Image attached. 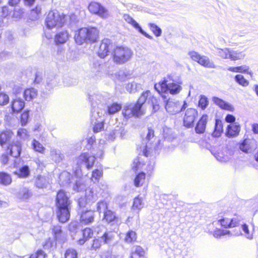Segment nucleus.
I'll use <instances>...</instances> for the list:
<instances>
[{"instance_id":"obj_1","label":"nucleus","mask_w":258,"mask_h":258,"mask_svg":"<svg viewBox=\"0 0 258 258\" xmlns=\"http://www.w3.org/2000/svg\"><path fill=\"white\" fill-rule=\"evenodd\" d=\"M71 204L72 201L65 191L59 190L56 195L55 205L56 217L60 223H65L69 221Z\"/></svg>"},{"instance_id":"obj_2","label":"nucleus","mask_w":258,"mask_h":258,"mask_svg":"<svg viewBox=\"0 0 258 258\" xmlns=\"http://www.w3.org/2000/svg\"><path fill=\"white\" fill-rule=\"evenodd\" d=\"M150 95V91H144L135 103H130L124 106L122 114L125 119H127L132 117L138 118L145 114L143 105Z\"/></svg>"},{"instance_id":"obj_3","label":"nucleus","mask_w":258,"mask_h":258,"mask_svg":"<svg viewBox=\"0 0 258 258\" xmlns=\"http://www.w3.org/2000/svg\"><path fill=\"white\" fill-rule=\"evenodd\" d=\"M99 31L95 27H82L76 31L74 39L78 45L86 43H94L98 41Z\"/></svg>"},{"instance_id":"obj_4","label":"nucleus","mask_w":258,"mask_h":258,"mask_svg":"<svg viewBox=\"0 0 258 258\" xmlns=\"http://www.w3.org/2000/svg\"><path fill=\"white\" fill-rule=\"evenodd\" d=\"M181 82L167 83V80L165 78L158 83L154 84V89L160 95L163 99L168 98V93L172 95L178 94L182 89Z\"/></svg>"},{"instance_id":"obj_5","label":"nucleus","mask_w":258,"mask_h":258,"mask_svg":"<svg viewBox=\"0 0 258 258\" xmlns=\"http://www.w3.org/2000/svg\"><path fill=\"white\" fill-rule=\"evenodd\" d=\"M67 16L60 15L57 10L51 11L48 14L45 19V25L47 28L51 29L53 27H61L66 22Z\"/></svg>"},{"instance_id":"obj_6","label":"nucleus","mask_w":258,"mask_h":258,"mask_svg":"<svg viewBox=\"0 0 258 258\" xmlns=\"http://www.w3.org/2000/svg\"><path fill=\"white\" fill-rule=\"evenodd\" d=\"M114 62L118 64L128 61L133 55V51L127 47L116 46L112 53Z\"/></svg>"},{"instance_id":"obj_7","label":"nucleus","mask_w":258,"mask_h":258,"mask_svg":"<svg viewBox=\"0 0 258 258\" xmlns=\"http://www.w3.org/2000/svg\"><path fill=\"white\" fill-rule=\"evenodd\" d=\"M95 162L94 156L90 155L87 153H82L77 158L76 172H79L82 167L90 169L93 166Z\"/></svg>"},{"instance_id":"obj_8","label":"nucleus","mask_w":258,"mask_h":258,"mask_svg":"<svg viewBox=\"0 0 258 258\" xmlns=\"http://www.w3.org/2000/svg\"><path fill=\"white\" fill-rule=\"evenodd\" d=\"M102 220L113 230L117 229L121 223L120 218L116 212L110 209L103 212Z\"/></svg>"},{"instance_id":"obj_9","label":"nucleus","mask_w":258,"mask_h":258,"mask_svg":"<svg viewBox=\"0 0 258 258\" xmlns=\"http://www.w3.org/2000/svg\"><path fill=\"white\" fill-rule=\"evenodd\" d=\"M88 9L91 14L96 15L104 19L107 18L109 15L108 10L98 2H91L88 5Z\"/></svg>"},{"instance_id":"obj_10","label":"nucleus","mask_w":258,"mask_h":258,"mask_svg":"<svg viewBox=\"0 0 258 258\" xmlns=\"http://www.w3.org/2000/svg\"><path fill=\"white\" fill-rule=\"evenodd\" d=\"M188 55L195 61L197 62L199 64L207 68L214 69L216 68L214 62L210 60V58L205 55H201L195 51H189Z\"/></svg>"},{"instance_id":"obj_11","label":"nucleus","mask_w":258,"mask_h":258,"mask_svg":"<svg viewBox=\"0 0 258 258\" xmlns=\"http://www.w3.org/2000/svg\"><path fill=\"white\" fill-rule=\"evenodd\" d=\"M198 116V111L196 109L187 108L185 111L183 118V125L187 128H192L195 125Z\"/></svg>"},{"instance_id":"obj_12","label":"nucleus","mask_w":258,"mask_h":258,"mask_svg":"<svg viewBox=\"0 0 258 258\" xmlns=\"http://www.w3.org/2000/svg\"><path fill=\"white\" fill-rule=\"evenodd\" d=\"M95 211L88 209H78L77 213L79 216L80 223L84 225L92 223L94 220Z\"/></svg>"},{"instance_id":"obj_13","label":"nucleus","mask_w":258,"mask_h":258,"mask_svg":"<svg viewBox=\"0 0 258 258\" xmlns=\"http://www.w3.org/2000/svg\"><path fill=\"white\" fill-rule=\"evenodd\" d=\"M20 161V159H17L14 160V167L18 168V169L14 171L13 173L19 178H26L30 175V167L27 165H23L19 167Z\"/></svg>"},{"instance_id":"obj_14","label":"nucleus","mask_w":258,"mask_h":258,"mask_svg":"<svg viewBox=\"0 0 258 258\" xmlns=\"http://www.w3.org/2000/svg\"><path fill=\"white\" fill-rule=\"evenodd\" d=\"M113 48L112 41L108 38H104L101 41L99 50L98 51V55L101 58H104L109 55L110 50Z\"/></svg>"},{"instance_id":"obj_15","label":"nucleus","mask_w":258,"mask_h":258,"mask_svg":"<svg viewBox=\"0 0 258 258\" xmlns=\"http://www.w3.org/2000/svg\"><path fill=\"white\" fill-rule=\"evenodd\" d=\"M163 100L164 102L165 108L168 112L172 114H176L180 112V110H179L180 101L171 99L170 98Z\"/></svg>"},{"instance_id":"obj_16","label":"nucleus","mask_w":258,"mask_h":258,"mask_svg":"<svg viewBox=\"0 0 258 258\" xmlns=\"http://www.w3.org/2000/svg\"><path fill=\"white\" fill-rule=\"evenodd\" d=\"M22 152V143L19 141H13L9 144L6 150L7 154L15 158L20 157Z\"/></svg>"},{"instance_id":"obj_17","label":"nucleus","mask_w":258,"mask_h":258,"mask_svg":"<svg viewBox=\"0 0 258 258\" xmlns=\"http://www.w3.org/2000/svg\"><path fill=\"white\" fill-rule=\"evenodd\" d=\"M123 19L128 24H131L135 29H136L140 34L146 37V38L153 40V37L146 31H145L142 28L141 26L133 18H132L128 14H124L123 15Z\"/></svg>"},{"instance_id":"obj_18","label":"nucleus","mask_w":258,"mask_h":258,"mask_svg":"<svg viewBox=\"0 0 258 258\" xmlns=\"http://www.w3.org/2000/svg\"><path fill=\"white\" fill-rule=\"evenodd\" d=\"M208 120V115L206 114H204L200 117L195 127L196 134L201 135L205 132Z\"/></svg>"},{"instance_id":"obj_19","label":"nucleus","mask_w":258,"mask_h":258,"mask_svg":"<svg viewBox=\"0 0 258 258\" xmlns=\"http://www.w3.org/2000/svg\"><path fill=\"white\" fill-rule=\"evenodd\" d=\"M240 125L238 122L227 125L225 136L228 138H233L237 137L240 131Z\"/></svg>"},{"instance_id":"obj_20","label":"nucleus","mask_w":258,"mask_h":258,"mask_svg":"<svg viewBox=\"0 0 258 258\" xmlns=\"http://www.w3.org/2000/svg\"><path fill=\"white\" fill-rule=\"evenodd\" d=\"M213 103L222 109L233 112L234 107L230 103L216 96H213L212 98Z\"/></svg>"},{"instance_id":"obj_21","label":"nucleus","mask_w":258,"mask_h":258,"mask_svg":"<svg viewBox=\"0 0 258 258\" xmlns=\"http://www.w3.org/2000/svg\"><path fill=\"white\" fill-rule=\"evenodd\" d=\"M96 115L99 116V112L95 111H91V122L93 124L94 121L93 131L96 133L101 131L104 128V123L103 121H97Z\"/></svg>"},{"instance_id":"obj_22","label":"nucleus","mask_w":258,"mask_h":258,"mask_svg":"<svg viewBox=\"0 0 258 258\" xmlns=\"http://www.w3.org/2000/svg\"><path fill=\"white\" fill-rule=\"evenodd\" d=\"M25 102L20 98L16 97L13 99L11 103V108L12 113H17L21 111L24 108Z\"/></svg>"},{"instance_id":"obj_23","label":"nucleus","mask_w":258,"mask_h":258,"mask_svg":"<svg viewBox=\"0 0 258 258\" xmlns=\"http://www.w3.org/2000/svg\"><path fill=\"white\" fill-rule=\"evenodd\" d=\"M88 99L92 108L91 111H95V107L104 101V97L99 94H89Z\"/></svg>"},{"instance_id":"obj_24","label":"nucleus","mask_w":258,"mask_h":258,"mask_svg":"<svg viewBox=\"0 0 258 258\" xmlns=\"http://www.w3.org/2000/svg\"><path fill=\"white\" fill-rule=\"evenodd\" d=\"M70 36L67 30L59 31L55 35L54 42L57 45L64 44L68 41Z\"/></svg>"},{"instance_id":"obj_25","label":"nucleus","mask_w":258,"mask_h":258,"mask_svg":"<svg viewBox=\"0 0 258 258\" xmlns=\"http://www.w3.org/2000/svg\"><path fill=\"white\" fill-rule=\"evenodd\" d=\"M82 238H80L78 243L81 245H83L87 240L92 237L93 231L90 228H85L82 230Z\"/></svg>"},{"instance_id":"obj_26","label":"nucleus","mask_w":258,"mask_h":258,"mask_svg":"<svg viewBox=\"0 0 258 258\" xmlns=\"http://www.w3.org/2000/svg\"><path fill=\"white\" fill-rule=\"evenodd\" d=\"M13 135V133L10 130H5L0 133V145L4 146L10 141Z\"/></svg>"},{"instance_id":"obj_27","label":"nucleus","mask_w":258,"mask_h":258,"mask_svg":"<svg viewBox=\"0 0 258 258\" xmlns=\"http://www.w3.org/2000/svg\"><path fill=\"white\" fill-rule=\"evenodd\" d=\"M147 101L148 104L152 106L153 112H157L160 108V99L157 98L154 96H151V94H150L147 98Z\"/></svg>"},{"instance_id":"obj_28","label":"nucleus","mask_w":258,"mask_h":258,"mask_svg":"<svg viewBox=\"0 0 258 258\" xmlns=\"http://www.w3.org/2000/svg\"><path fill=\"white\" fill-rule=\"evenodd\" d=\"M223 132V125L222 121L220 119H216L214 131L212 136L214 138L220 137Z\"/></svg>"},{"instance_id":"obj_29","label":"nucleus","mask_w":258,"mask_h":258,"mask_svg":"<svg viewBox=\"0 0 258 258\" xmlns=\"http://www.w3.org/2000/svg\"><path fill=\"white\" fill-rule=\"evenodd\" d=\"M253 139H244L239 143V148L240 150L244 153H248L251 148L252 144L254 143Z\"/></svg>"},{"instance_id":"obj_30","label":"nucleus","mask_w":258,"mask_h":258,"mask_svg":"<svg viewBox=\"0 0 258 258\" xmlns=\"http://www.w3.org/2000/svg\"><path fill=\"white\" fill-rule=\"evenodd\" d=\"M51 159L55 163H60L63 159L64 156L59 150L54 148L50 149Z\"/></svg>"},{"instance_id":"obj_31","label":"nucleus","mask_w":258,"mask_h":258,"mask_svg":"<svg viewBox=\"0 0 258 258\" xmlns=\"http://www.w3.org/2000/svg\"><path fill=\"white\" fill-rule=\"evenodd\" d=\"M12 178L10 174L6 172L0 171V184L3 186H8L11 184Z\"/></svg>"},{"instance_id":"obj_32","label":"nucleus","mask_w":258,"mask_h":258,"mask_svg":"<svg viewBox=\"0 0 258 258\" xmlns=\"http://www.w3.org/2000/svg\"><path fill=\"white\" fill-rule=\"evenodd\" d=\"M84 197L88 201L89 206H91L94 203L97 199V196L94 194L93 189L91 188H88L85 190V195Z\"/></svg>"},{"instance_id":"obj_33","label":"nucleus","mask_w":258,"mask_h":258,"mask_svg":"<svg viewBox=\"0 0 258 258\" xmlns=\"http://www.w3.org/2000/svg\"><path fill=\"white\" fill-rule=\"evenodd\" d=\"M122 108V104L118 102H113L107 105L106 113L108 115H113L119 111Z\"/></svg>"},{"instance_id":"obj_34","label":"nucleus","mask_w":258,"mask_h":258,"mask_svg":"<svg viewBox=\"0 0 258 258\" xmlns=\"http://www.w3.org/2000/svg\"><path fill=\"white\" fill-rule=\"evenodd\" d=\"M57 78L55 76L50 75L46 78L45 88L47 90L50 91L52 90L55 86H56L58 81Z\"/></svg>"},{"instance_id":"obj_35","label":"nucleus","mask_w":258,"mask_h":258,"mask_svg":"<svg viewBox=\"0 0 258 258\" xmlns=\"http://www.w3.org/2000/svg\"><path fill=\"white\" fill-rule=\"evenodd\" d=\"M37 95V90L34 88L26 89L23 92V96L26 101H31Z\"/></svg>"},{"instance_id":"obj_36","label":"nucleus","mask_w":258,"mask_h":258,"mask_svg":"<svg viewBox=\"0 0 258 258\" xmlns=\"http://www.w3.org/2000/svg\"><path fill=\"white\" fill-rule=\"evenodd\" d=\"M125 89L130 93H134L142 89V85L134 81L126 84Z\"/></svg>"},{"instance_id":"obj_37","label":"nucleus","mask_w":258,"mask_h":258,"mask_svg":"<svg viewBox=\"0 0 258 258\" xmlns=\"http://www.w3.org/2000/svg\"><path fill=\"white\" fill-rule=\"evenodd\" d=\"M56 240L54 238H48L43 244V248L49 251L54 250L56 248Z\"/></svg>"},{"instance_id":"obj_38","label":"nucleus","mask_w":258,"mask_h":258,"mask_svg":"<svg viewBox=\"0 0 258 258\" xmlns=\"http://www.w3.org/2000/svg\"><path fill=\"white\" fill-rule=\"evenodd\" d=\"M144 250L141 246H135L132 249L130 258L144 257Z\"/></svg>"},{"instance_id":"obj_39","label":"nucleus","mask_w":258,"mask_h":258,"mask_svg":"<svg viewBox=\"0 0 258 258\" xmlns=\"http://www.w3.org/2000/svg\"><path fill=\"white\" fill-rule=\"evenodd\" d=\"M32 196V192L28 188L23 187L19 191V198L23 201H27Z\"/></svg>"},{"instance_id":"obj_40","label":"nucleus","mask_w":258,"mask_h":258,"mask_svg":"<svg viewBox=\"0 0 258 258\" xmlns=\"http://www.w3.org/2000/svg\"><path fill=\"white\" fill-rule=\"evenodd\" d=\"M245 56V54L241 51L233 50L230 49L228 58L231 60L241 59Z\"/></svg>"},{"instance_id":"obj_41","label":"nucleus","mask_w":258,"mask_h":258,"mask_svg":"<svg viewBox=\"0 0 258 258\" xmlns=\"http://www.w3.org/2000/svg\"><path fill=\"white\" fill-rule=\"evenodd\" d=\"M209 104L208 97L204 95H200L198 101V107L204 110L207 108Z\"/></svg>"},{"instance_id":"obj_42","label":"nucleus","mask_w":258,"mask_h":258,"mask_svg":"<svg viewBox=\"0 0 258 258\" xmlns=\"http://www.w3.org/2000/svg\"><path fill=\"white\" fill-rule=\"evenodd\" d=\"M31 146L32 149L36 152L43 154L45 148V147L37 140L33 139L32 141Z\"/></svg>"},{"instance_id":"obj_43","label":"nucleus","mask_w":258,"mask_h":258,"mask_svg":"<svg viewBox=\"0 0 258 258\" xmlns=\"http://www.w3.org/2000/svg\"><path fill=\"white\" fill-rule=\"evenodd\" d=\"M41 12V7L37 5L34 8L31 10L30 13V19L32 21H35L38 19L39 15Z\"/></svg>"},{"instance_id":"obj_44","label":"nucleus","mask_w":258,"mask_h":258,"mask_svg":"<svg viewBox=\"0 0 258 258\" xmlns=\"http://www.w3.org/2000/svg\"><path fill=\"white\" fill-rule=\"evenodd\" d=\"M108 203L105 200L99 201L96 205V211L99 213L105 212L108 210Z\"/></svg>"},{"instance_id":"obj_45","label":"nucleus","mask_w":258,"mask_h":258,"mask_svg":"<svg viewBox=\"0 0 258 258\" xmlns=\"http://www.w3.org/2000/svg\"><path fill=\"white\" fill-rule=\"evenodd\" d=\"M52 232L53 235V238L55 240H59L61 239L62 230L61 226L58 225L53 226L52 228Z\"/></svg>"},{"instance_id":"obj_46","label":"nucleus","mask_w":258,"mask_h":258,"mask_svg":"<svg viewBox=\"0 0 258 258\" xmlns=\"http://www.w3.org/2000/svg\"><path fill=\"white\" fill-rule=\"evenodd\" d=\"M148 26L156 37H158L161 36L162 29L157 25L153 23H149Z\"/></svg>"},{"instance_id":"obj_47","label":"nucleus","mask_w":258,"mask_h":258,"mask_svg":"<svg viewBox=\"0 0 258 258\" xmlns=\"http://www.w3.org/2000/svg\"><path fill=\"white\" fill-rule=\"evenodd\" d=\"M143 207V203L141 198H140L139 196L136 197L134 200L133 204L132 207V209L134 211H137L138 212L142 209Z\"/></svg>"},{"instance_id":"obj_48","label":"nucleus","mask_w":258,"mask_h":258,"mask_svg":"<svg viewBox=\"0 0 258 258\" xmlns=\"http://www.w3.org/2000/svg\"><path fill=\"white\" fill-rule=\"evenodd\" d=\"M146 174L144 172H141L137 174L134 179V185L139 187L142 184L143 180L145 179Z\"/></svg>"},{"instance_id":"obj_49","label":"nucleus","mask_w":258,"mask_h":258,"mask_svg":"<svg viewBox=\"0 0 258 258\" xmlns=\"http://www.w3.org/2000/svg\"><path fill=\"white\" fill-rule=\"evenodd\" d=\"M73 176L68 172H63L59 175L60 180H63L62 184H69L72 182Z\"/></svg>"},{"instance_id":"obj_50","label":"nucleus","mask_w":258,"mask_h":258,"mask_svg":"<svg viewBox=\"0 0 258 258\" xmlns=\"http://www.w3.org/2000/svg\"><path fill=\"white\" fill-rule=\"evenodd\" d=\"M29 110H25L21 114L20 117V123L22 126H25L29 121Z\"/></svg>"},{"instance_id":"obj_51","label":"nucleus","mask_w":258,"mask_h":258,"mask_svg":"<svg viewBox=\"0 0 258 258\" xmlns=\"http://www.w3.org/2000/svg\"><path fill=\"white\" fill-rule=\"evenodd\" d=\"M234 80L237 83L243 87L247 86L249 84L248 81L241 75H236L234 77Z\"/></svg>"},{"instance_id":"obj_52","label":"nucleus","mask_w":258,"mask_h":258,"mask_svg":"<svg viewBox=\"0 0 258 258\" xmlns=\"http://www.w3.org/2000/svg\"><path fill=\"white\" fill-rule=\"evenodd\" d=\"M101 244L102 241L100 238H95L92 240L90 247H88L91 251H96L100 248Z\"/></svg>"},{"instance_id":"obj_53","label":"nucleus","mask_w":258,"mask_h":258,"mask_svg":"<svg viewBox=\"0 0 258 258\" xmlns=\"http://www.w3.org/2000/svg\"><path fill=\"white\" fill-rule=\"evenodd\" d=\"M64 258H78L77 251L72 248L67 249L64 254Z\"/></svg>"},{"instance_id":"obj_54","label":"nucleus","mask_w":258,"mask_h":258,"mask_svg":"<svg viewBox=\"0 0 258 258\" xmlns=\"http://www.w3.org/2000/svg\"><path fill=\"white\" fill-rule=\"evenodd\" d=\"M136 233L133 231L130 230L126 234L125 241L127 243H132L136 240Z\"/></svg>"},{"instance_id":"obj_55","label":"nucleus","mask_w":258,"mask_h":258,"mask_svg":"<svg viewBox=\"0 0 258 258\" xmlns=\"http://www.w3.org/2000/svg\"><path fill=\"white\" fill-rule=\"evenodd\" d=\"M101 240H102L104 244H107L110 242L113 238V234L111 232H105L102 236L100 237Z\"/></svg>"},{"instance_id":"obj_56","label":"nucleus","mask_w":258,"mask_h":258,"mask_svg":"<svg viewBox=\"0 0 258 258\" xmlns=\"http://www.w3.org/2000/svg\"><path fill=\"white\" fill-rule=\"evenodd\" d=\"M35 185L39 188H43L46 185V179L41 175H38L35 180Z\"/></svg>"},{"instance_id":"obj_57","label":"nucleus","mask_w":258,"mask_h":258,"mask_svg":"<svg viewBox=\"0 0 258 258\" xmlns=\"http://www.w3.org/2000/svg\"><path fill=\"white\" fill-rule=\"evenodd\" d=\"M79 223L77 221H72L68 225V229L70 232L76 234L79 230Z\"/></svg>"},{"instance_id":"obj_58","label":"nucleus","mask_w":258,"mask_h":258,"mask_svg":"<svg viewBox=\"0 0 258 258\" xmlns=\"http://www.w3.org/2000/svg\"><path fill=\"white\" fill-rule=\"evenodd\" d=\"M84 189V185L82 183L81 180L77 178L73 185V189L76 192H79Z\"/></svg>"},{"instance_id":"obj_59","label":"nucleus","mask_w":258,"mask_h":258,"mask_svg":"<svg viewBox=\"0 0 258 258\" xmlns=\"http://www.w3.org/2000/svg\"><path fill=\"white\" fill-rule=\"evenodd\" d=\"M103 175V171L98 169H96L92 171V180L93 181L94 179L95 181H98L100 178Z\"/></svg>"},{"instance_id":"obj_60","label":"nucleus","mask_w":258,"mask_h":258,"mask_svg":"<svg viewBox=\"0 0 258 258\" xmlns=\"http://www.w3.org/2000/svg\"><path fill=\"white\" fill-rule=\"evenodd\" d=\"M230 49V48H225L224 49L218 48L217 50L218 55L223 59H228Z\"/></svg>"},{"instance_id":"obj_61","label":"nucleus","mask_w":258,"mask_h":258,"mask_svg":"<svg viewBox=\"0 0 258 258\" xmlns=\"http://www.w3.org/2000/svg\"><path fill=\"white\" fill-rule=\"evenodd\" d=\"M230 234V231L228 230L217 229L214 232L213 235L216 238H219L222 236Z\"/></svg>"},{"instance_id":"obj_62","label":"nucleus","mask_w":258,"mask_h":258,"mask_svg":"<svg viewBox=\"0 0 258 258\" xmlns=\"http://www.w3.org/2000/svg\"><path fill=\"white\" fill-rule=\"evenodd\" d=\"M100 258H118V255L113 254L112 251L107 250L103 251L100 255Z\"/></svg>"},{"instance_id":"obj_63","label":"nucleus","mask_w":258,"mask_h":258,"mask_svg":"<svg viewBox=\"0 0 258 258\" xmlns=\"http://www.w3.org/2000/svg\"><path fill=\"white\" fill-rule=\"evenodd\" d=\"M17 136L23 140L27 139L29 137L27 130L24 128H20L18 130Z\"/></svg>"},{"instance_id":"obj_64","label":"nucleus","mask_w":258,"mask_h":258,"mask_svg":"<svg viewBox=\"0 0 258 258\" xmlns=\"http://www.w3.org/2000/svg\"><path fill=\"white\" fill-rule=\"evenodd\" d=\"M47 254L42 249H38L35 253L31 254L29 258H46Z\"/></svg>"}]
</instances>
